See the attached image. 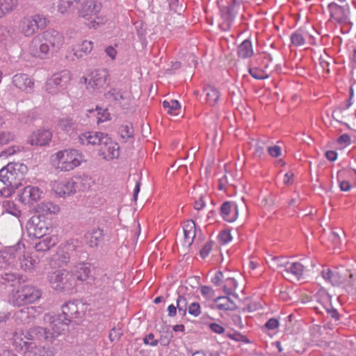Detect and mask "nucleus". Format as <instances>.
Instances as JSON below:
<instances>
[{
  "label": "nucleus",
  "mask_w": 356,
  "mask_h": 356,
  "mask_svg": "<svg viewBox=\"0 0 356 356\" xmlns=\"http://www.w3.org/2000/svg\"><path fill=\"white\" fill-rule=\"evenodd\" d=\"M46 42L52 48L59 49L64 42V38L61 33L54 30H48L42 33Z\"/></svg>",
  "instance_id": "6ab92c4d"
},
{
  "label": "nucleus",
  "mask_w": 356,
  "mask_h": 356,
  "mask_svg": "<svg viewBox=\"0 0 356 356\" xmlns=\"http://www.w3.org/2000/svg\"><path fill=\"white\" fill-rule=\"evenodd\" d=\"M236 308L237 307L233 310H227V312L225 314V317L227 321L231 320L236 327L241 329L243 327V325L239 315V312L236 310Z\"/></svg>",
  "instance_id": "4c0bfd02"
},
{
  "label": "nucleus",
  "mask_w": 356,
  "mask_h": 356,
  "mask_svg": "<svg viewBox=\"0 0 356 356\" xmlns=\"http://www.w3.org/2000/svg\"><path fill=\"white\" fill-rule=\"evenodd\" d=\"M19 147H17V149H15V147H10L8 149H7L5 151H3L0 156H11V155H13L15 153H16L17 152H19Z\"/></svg>",
  "instance_id": "338daca9"
},
{
  "label": "nucleus",
  "mask_w": 356,
  "mask_h": 356,
  "mask_svg": "<svg viewBox=\"0 0 356 356\" xmlns=\"http://www.w3.org/2000/svg\"><path fill=\"white\" fill-rule=\"evenodd\" d=\"M15 139V135L10 131H0V145H5Z\"/></svg>",
  "instance_id": "49530a36"
},
{
  "label": "nucleus",
  "mask_w": 356,
  "mask_h": 356,
  "mask_svg": "<svg viewBox=\"0 0 356 356\" xmlns=\"http://www.w3.org/2000/svg\"><path fill=\"white\" fill-rule=\"evenodd\" d=\"M93 49L92 41L84 40L80 44L74 46L72 51L77 58H82L91 52Z\"/></svg>",
  "instance_id": "a878e982"
},
{
  "label": "nucleus",
  "mask_w": 356,
  "mask_h": 356,
  "mask_svg": "<svg viewBox=\"0 0 356 356\" xmlns=\"http://www.w3.org/2000/svg\"><path fill=\"white\" fill-rule=\"evenodd\" d=\"M37 341H33L30 342V344L24 352V356H51V354L46 355L43 353L44 350L37 346Z\"/></svg>",
  "instance_id": "58836bf2"
},
{
  "label": "nucleus",
  "mask_w": 356,
  "mask_h": 356,
  "mask_svg": "<svg viewBox=\"0 0 356 356\" xmlns=\"http://www.w3.org/2000/svg\"><path fill=\"white\" fill-rule=\"evenodd\" d=\"M238 55L241 58H247L253 55L252 42L248 40H244L238 47Z\"/></svg>",
  "instance_id": "f704fd0d"
},
{
  "label": "nucleus",
  "mask_w": 356,
  "mask_h": 356,
  "mask_svg": "<svg viewBox=\"0 0 356 356\" xmlns=\"http://www.w3.org/2000/svg\"><path fill=\"white\" fill-rule=\"evenodd\" d=\"M201 312V307L198 302H192L188 306V313L191 316L197 317L200 315Z\"/></svg>",
  "instance_id": "864d4df0"
},
{
  "label": "nucleus",
  "mask_w": 356,
  "mask_h": 356,
  "mask_svg": "<svg viewBox=\"0 0 356 356\" xmlns=\"http://www.w3.org/2000/svg\"><path fill=\"white\" fill-rule=\"evenodd\" d=\"M122 334V332L120 329L114 327L111 330L109 333V339L111 341H117L120 339Z\"/></svg>",
  "instance_id": "13d9d810"
},
{
  "label": "nucleus",
  "mask_w": 356,
  "mask_h": 356,
  "mask_svg": "<svg viewBox=\"0 0 356 356\" xmlns=\"http://www.w3.org/2000/svg\"><path fill=\"white\" fill-rule=\"evenodd\" d=\"M184 245L189 246L192 244L196 234L195 224L193 220H188L184 222L183 226Z\"/></svg>",
  "instance_id": "5701e85b"
},
{
  "label": "nucleus",
  "mask_w": 356,
  "mask_h": 356,
  "mask_svg": "<svg viewBox=\"0 0 356 356\" xmlns=\"http://www.w3.org/2000/svg\"><path fill=\"white\" fill-rule=\"evenodd\" d=\"M41 296V291L32 284L19 285L10 292L9 302L14 306L21 307L35 302Z\"/></svg>",
  "instance_id": "f03ea898"
},
{
  "label": "nucleus",
  "mask_w": 356,
  "mask_h": 356,
  "mask_svg": "<svg viewBox=\"0 0 356 356\" xmlns=\"http://www.w3.org/2000/svg\"><path fill=\"white\" fill-rule=\"evenodd\" d=\"M6 186L0 189V195L3 197H11L18 187H14V184H5Z\"/></svg>",
  "instance_id": "3c124183"
},
{
  "label": "nucleus",
  "mask_w": 356,
  "mask_h": 356,
  "mask_svg": "<svg viewBox=\"0 0 356 356\" xmlns=\"http://www.w3.org/2000/svg\"><path fill=\"white\" fill-rule=\"evenodd\" d=\"M120 147L117 143L106 135L98 149L99 154L106 160H112L119 156Z\"/></svg>",
  "instance_id": "9d476101"
},
{
  "label": "nucleus",
  "mask_w": 356,
  "mask_h": 356,
  "mask_svg": "<svg viewBox=\"0 0 356 356\" xmlns=\"http://www.w3.org/2000/svg\"><path fill=\"white\" fill-rule=\"evenodd\" d=\"M330 15L332 19L339 23H345L348 19V6L342 7L336 3L329 5Z\"/></svg>",
  "instance_id": "a211bd4d"
},
{
  "label": "nucleus",
  "mask_w": 356,
  "mask_h": 356,
  "mask_svg": "<svg viewBox=\"0 0 356 356\" xmlns=\"http://www.w3.org/2000/svg\"><path fill=\"white\" fill-rule=\"evenodd\" d=\"M47 24V19L42 15L25 16L19 23V31L24 37L30 38L34 35L39 29H44Z\"/></svg>",
  "instance_id": "20e7f679"
},
{
  "label": "nucleus",
  "mask_w": 356,
  "mask_h": 356,
  "mask_svg": "<svg viewBox=\"0 0 356 356\" xmlns=\"http://www.w3.org/2000/svg\"><path fill=\"white\" fill-rule=\"evenodd\" d=\"M163 106L167 110L168 113L173 115H178L181 108L179 102L175 99L165 100L163 102Z\"/></svg>",
  "instance_id": "a19ab883"
},
{
  "label": "nucleus",
  "mask_w": 356,
  "mask_h": 356,
  "mask_svg": "<svg viewBox=\"0 0 356 356\" xmlns=\"http://www.w3.org/2000/svg\"><path fill=\"white\" fill-rule=\"evenodd\" d=\"M73 124L72 119L70 117H63L58 120V127L63 131H68Z\"/></svg>",
  "instance_id": "8fccbe9b"
},
{
  "label": "nucleus",
  "mask_w": 356,
  "mask_h": 356,
  "mask_svg": "<svg viewBox=\"0 0 356 356\" xmlns=\"http://www.w3.org/2000/svg\"><path fill=\"white\" fill-rule=\"evenodd\" d=\"M13 83L19 89L29 92L34 86L33 80L25 74H17L13 76Z\"/></svg>",
  "instance_id": "412c9836"
},
{
  "label": "nucleus",
  "mask_w": 356,
  "mask_h": 356,
  "mask_svg": "<svg viewBox=\"0 0 356 356\" xmlns=\"http://www.w3.org/2000/svg\"><path fill=\"white\" fill-rule=\"evenodd\" d=\"M71 273L73 277L75 276L78 280L85 281L88 279L90 274V265L84 263L78 264Z\"/></svg>",
  "instance_id": "cd10ccee"
},
{
  "label": "nucleus",
  "mask_w": 356,
  "mask_h": 356,
  "mask_svg": "<svg viewBox=\"0 0 356 356\" xmlns=\"http://www.w3.org/2000/svg\"><path fill=\"white\" fill-rule=\"evenodd\" d=\"M34 328L30 330L26 334L24 333L16 334L14 337L15 345L17 347H19L21 350H26L31 341H40L37 339L35 333L32 332Z\"/></svg>",
  "instance_id": "aec40b11"
},
{
  "label": "nucleus",
  "mask_w": 356,
  "mask_h": 356,
  "mask_svg": "<svg viewBox=\"0 0 356 356\" xmlns=\"http://www.w3.org/2000/svg\"><path fill=\"white\" fill-rule=\"evenodd\" d=\"M267 262L273 270L283 269L282 273L284 274V270H286L289 261L283 257H270Z\"/></svg>",
  "instance_id": "473e14b6"
},
{
  "label": "nucleus",
  "mask_w": 356,
  "mask_h": 356,
  "mask_svg": "<svg viewBox=\"0 0 356 356\" xmlns=\"http://www.w3.org/2000/svg\"><path fill=\"white\" fill-rule=\"evenodd\" d=\"M238 217V210L236 204L232 202H224V220L232 222Z\"/></svg>",
  "instance_id": "c85d7f7f"
},
{
  "label": "nucleus",
  "mask_w": 356,
  "mask_h": 356,
  "mask_svg": "<svg viewBox=\"0 0 356 356\" xmlns=\"http://www.w3.org/2000/svg\"><path fill=\"white\" fill-rule=\"evenodd\" d=\"M237 286L235 277L224 275V310H233L240 303V299L235 293Z\"/></svg>",
  "instance_id": "39448f33"
},
{
  "label": "nucleus",
  "mask_w": 356,
  "mask_h": 356,
  "mask_svg": "<svg viewBox=\"0 0 356 356\" xmlns=\"http://www.w3.org/2000/svg\"><path fill=\"white\" fill-rule=\"evenodd\" d=\"M51 286L58 291L70 289L74 285V278L72 273L66 270H56L49 275Z\"/></svg>",
  "instance_id": "0eeeda50"
},
{
  "label": "nucleus",
  "mask_w": 356,
  "mask_h": 356,
  "mask_svg": "<svg viewBox=\"0 0 356 356\" xmlns=\"http://www.w3.org/2000/svg\"><path fill=\"white\" fill-rule=\"evenodd\" d=\"M268 152L273 157H278L281 155L282 150L280 147L274 145L268 148Z\"/></svg>",
  "instance_id": "bf43d9fd"
},
{
  "label": "nucleus",
  "mask_w": 356,
  "mask_h": 356,
  "mask_svg": "<svg viewBox=\"0 0 356 356\" xmlns=\"http://www.w3.org/2000/svg\"><path fill=\"white\" fill-rule=\"evenodd\" d=\"M80 0H60L58 1L57 9L62 14H67L75 10Z\"/></svg>",
  "instance_id": "c756f323"
},
{
  "label": "nucleus",
  "mask_w": 356,
  "mask_h": 356,
  "mask_svg": "<svg viewBox=\"0 0 356 356\" xmlns=\"http://www.w3.org/2000/svg\"><path fill=\"white\" fill-rule=\"evenodd\" d=\"M205 206V202L204 200V197L202 195L200 196L199 198L195 202L194 208L197 210H202Z\"/></svg>",
  "instance_id": "0e129e2a"
},
{
  "label": "nucleus",
  "mask_w": 356,
  "mask_h": 356,
  "mask_svg": "<svg viewBox=\"0 0 356 356\" xmlns=\"http://www.w3.org/2000/svg\"><path fill=\"white\" fill-rule=\"evenodd\" d=\"M104 235L103 230L99 227L94 228L87 233L86 237L90 247H95L102 240Z\"/></svg>",
  "instance_id": "2f4dec72"
},
{
  "label": "nucleus",
  "mask_w": 356,
  "mask_h": 356,
  "mask_svg": "<svg viewBox=\"0 0 356 356\" xmlns=\"http://www.w3.org/2000/svg\"><path fill=\"white\" fill-rule=\"evenodd\" d=\"M250 75L256 79H265L268 78V74L264 70L258 67H252L249 69Z\"/></svg>",
  "instance_id": "de8ad7c7"
},
{
  "label": "nucleus",
  "mask_w": 356,
  "mask_h": 356,
  "mask_svg": "<svg viewBox=\"0 0 356 356\" xmlns=\"http://www.w3.org/2000/svg\"><path fill=\"white\" fill-rule=\"evenodd\" d=\"M278 326L279 321L275 318H270L266 323V327L269 330H274Z\"/></svg>",
  "instance_id": "69168bd1"
},
{
  "label": "nucleus",
  "mask_w": 356,
  "mask_h": 356,
  "mask_svg": "<svg viewBox=\"0 0 356 356\" xmlns=\"http://www.w3.org/2000/svg\"><path fill=\"white\" fill-rule=\"evenodd\" d=\"M344 269L338 271H332L329 268L323 269L321 272L323 279L332 285H338L346 281L347 273H344Z\"/></svg>",
  "instance_id": "dca6fc26"
},
{
  "label": "nucleus",
  "mask_w": 356,
  "mask_h": 356,
  "mask_svg": "<svg viewBox=\"0 0 356 356\" xmlns=\"http://www.w3.org/2000/svg\"><path fill=\"white\" fill-rule=\"evenodd\" d=\"M212 249V243L207 242L200 250V255L202 258L207 257Z\"/></svg>",
  "instance_id": "680f3d73"
},
{
  "label": "nucleus",
  "mask_w": 356,
  "mask_h": 356,
  "mask_svg": "<svg viewBox=\"0 0 356 356\" xmlns=\"http://www.w3.org/2000/svg\"><path fill=\"white\" fill-rule=\"evenodd\" d=\"M59 87L56 86L55 83L52 80L51 78H50L45 84V90L48 93L54 94L56 93L58 90Z\"/></svg>",
  "instance_id": "4d7b16f0"
},
{
  "label": "nucleus",
  "mask_w": 356,
  "mask_h": 356,
  "mask_svg": "<svg viewBox=\"0 0 356 356\" xmlns=\"http://www.w3.org/2000/svg\"><path fill=\"white\" fill-rule=\"evenodd\" d=\"M63 324H60L57 320L54 319L49 325V328L37 327L32 331L35 333L37 339L45 341L47 343H51L53 340L61 333L63 330Z\"/></svg>",
  "instance_id": "6e6552de"
},
{
  "label": "nucleus",
  "mask_w": 356,
  "mask_h": 356,
  "mask_svg": "<svg viewBox=\"0 0 356 356\" xmlns=\"http://www.w3.org/2000/svg\"><path fill=\"white\" fill-rule=\"evenodd\" d=\"M339 187L342 191H350L351 186H350V183L348 181L339 179Z\"/></svg>",
  "instance_id": "774afa93"
},
{
  "label": "nucleus",
  "mask_w": 356,
  "mask_h": 356,
  "mask_svg": "<svg viewBox=\"0 0 356 356\" xmlns=\"http://www.w3.org/2000/svg\"><path fill=\"white\" fill-rule=\"evenodd\" d=\"M204 92L207 96V104L211 106H214L220 99V92L210 86L205 88Z\"/></svg>",
  "instance_id": "e433bc0d"
},
{
  "label": "nucleus",
  "mask_w": 356,
  "mask_h": 356,
  "mask_svg": "<svg viewBox=\"0 0 356 356\" xmlns=\"http://www.w3.org/2000/svg\"><path fill=\"white\" fill-rule=\"evenodd\" d=\"M337 141L339 145H341L343 147H346L350 145L351 138L348 134H343L337 138Z\"/></svg>",
  "instance_id": "5fc2aeb1"
},
{
  "label": "nucleus",
  "mask_w": 356,
  "mask_h": 356,
  "mask_svg": "<svg viewBox=\"0 0 356 356\" xmlns=\"http://www.w3.org/2000/svg\"><path fill=\"white\" fill-rule=\"evenodd\" d=\"M201 294L208 300H213L214 302H217L218 300L221 299V296H216L214 291L209 286H202L200 288Z\"/></svg>",
  "instance_id": "37998d69"
},
{
  "label": "nucleus",
  "mask_w": 356,
  "mask_h": 356,
  "mask_svg": "<svg viewBox=\"0 0 356 356\" xmlns=\"http://www.w3.org/2000/svg\"><path fill=\"white\" fill-rule=\"evenodd\" d=\"M27 230L30 236L40 238L47 234L49 227L47 222L40 220L38 216H33L28 222Z\"/></svg>",
  "instance_id": "ddd939ff"
},
{
  "label": "nucleus",
  "mask_w": 356,
  "mask_h": 356,
  "mask_svg": "<svg viewBox=\"0 0 356 356\" xmlns=\"http://www.w3.org/2000/svg\"><path fill=\"white\" fill-rule=\"evenodd\" d=\"M108 95L112 97L122 107L129 106L131 102V95L127 92L117 91L115 89H112L108 92Z\"/></svg>",
  "instance_id": "bb28decb"
},
{
  "label": "nucleus",
  "mask_w": 356,
  "mask_h": 356,
  "mask_svg": "<svg viewBox=\"0 0 356 356\" xmlns=\"http://www.w3.org/2000/svg\"><path fill=\"white\" fill-rule=\"evenodd\" d=\"M16 254L19 257L21 269L24 271H31L35 268L37 262L29 254L21 250L17 251Z\"/></svg>",
  "instance_id": "4be33fe9"
},
{
  "label": "nucleus",
  "mask_w": 356,
  "mask_h": 356,
  "mask_svg": "<svg viewBox=\"0 0 356 356\" xmlns=\"http://www.w3.org/2000/svg\"><path fill=\"white\" fill-rule=\"evenodd\" d=\"M305 269V266L300 262H289L286 270H284V276L290 277L292 275L300 280L303 276Z\"/></svg>",
  "instance_id": "b1692460"
},
{
  "label": "nucleus",
  "mask_w": 356,
  "mask_h": 356,
  "mask_svg": "<svg viewBox=\"0 0 356 356\" xmlns=\"http://www.w3.org/2000/svg\"><path fill=\"white\" fill-rule=\"evenodd\" d=\"M52 137L51 133L47 129H39L33 131L29 137L28 142L31 145H45Z\"/></svg>",
  "instance_id": "2eb2a0df"
},
{
  "label": "nucleus",
  "mask_w": 356,
  "mask_h": 356,
  "mask_svg": "<svg viewBox=\"0 0 356 356\" xmlns=\"http://www.w3.org/2000/svg\"><path fill=\"white\" fill-rule=\"evenodd\" d=\"M101 4L95 0H87L84 2L80 11V16L87 20H91L90 26L95 27V19L100 11Z\"/></svg>",
  "instance_id": "4468645a"
},
{
  "label": "nucleus",
  "mask_w": 356,
  "mask_h": 356,
  "mask_svg": "<svg viewBox=\"0 0 356 356\" xmlns=\"http://www.w3.org/2000/svg\"><path fill=\"white\" fill-rule=\"evenodd\" d=\"M291 41L296 47L304 45L305 44V38L303 31L299 29L294 32L291 36Z\"/></svg>",
  "instance_id": "c03bdc74"
},
{
  "label": "nucleus",
  "mask_w": 356,
  "mask_h": 356,
  "mask_svg": "<svg viewBox=\"0 0 356 356\" xmlns=\"http://www.w3.org/2000/svg\"><path fill=\"white\" fill-rule=\"evenodd\" d=\"M49 49V46L42 38V34L34 37L31 40L29 47V54L32 56L40 59H44L47 57Z\"/></svg>",
  "instance_id": "1a4fd4ad"
},
{
  "label": "nucleus",
  "mask_w": 356,
  "mask_h": 356,
  "mask_svg": "<svg viewBox=\"0 0 356 356\" xmlns=\"http://www.w3.org/2000/svg\"><path fill=\"white\" fill-rule=\"evenodd\" d=\"M62 313L65 321H70V318H76L78 314V307L74 302H67L63 305Z\"/></svg>",
  "instance_id": "7c9ffc66"
},
{
  "label": "nucleus",
  "mask_w": 356,
  "mask_h": 356,
  "mask_svg": "<svg viewBox=\"0 0 356 356\" xmlns=\"http://www.w3.org/2000/svg\"><path fill=\"white\" fill-rule=\"evenodd\" d=\"M38 212L42 213L43 215L47 214H56L60 211L58 205L52 202H41L38 206Z\"/></svg>",
  "instance_id": "72a5a7b5"
},
{
  "label": "nucleus",
  "mask_w": 356,
  "mask_h": 356,
  "mask_svg": "<svg viewBox=\"0 0 356 356\" xmlns=\"http://www.w3.org/2000/svg\"><path fill=\"white\" fill-rule=\"evenodd\" d=\"M51 189L60 197L73 195L76 191V184L72 179H58L51 182Z\"/></svg>",
  "instance_id": "9b49d317"
},
{
  "label": "nucleus",
  "mask_w": 356,
  "mask_h": 356,
  "mask_svg": "<svg viewBox=\"0 0 356 356\" xmlns=\"http://www.w3.org/2000/svg\"><path fill=\"white\" fill-rule=\"evenodd\" d=\"M86 162L82 152L76 149L59 150L50 157L52 168L57 172H70Z\"/></svg>",
  "instance_id": "f257e3e1"
},
{
  "label": "nucleus",
  "mask_w": 356,
  "mask_h": 356,
  "mask_svg": "<svg viewBox=\"0 0 356 356\" xmlns=\"http://www.w3.org/2000/svg\"><path fill=\"white\" fill-rule=\"evenodd\" d=\"M28 168L22 163H9L0 170V181L4 184H14V187L21 186Z\"/></svg>",
  "instance_id": "7ed1b4c3"
},
{
  "label": "nucleus",
  "mask_w": 356,
  "mask_h": 356,
  "mask_svg": "<svg viewBox=\"0 0 356 356\" xmlns=\"http://www.w3.org/2000/svg\"><path fill=\"white\" fill-rule=\"evenodd\" d=\"M344 273H347V277L346 281L343 284H346L356 292V270H345Z\"/></svg>",
  "instance_id": "a18cd8bd"
},
{
  "label": "nucleus",
  "mask_w": 356,
  "mask_h": 356,
  "mask_svg": "<svg viewBox=\"0 0 356 356\" xmlns=\"http://www.w3.org/2000/svg\"><path fill=\"white\" fill-rule=\"evenodd\" d=\"M18 3V0H0V17L12 11Z\"/></svg>",
  "instance_id": "ea45409f"
},
{
  "label": "nucleus",
  "mask_w": 356,
  "mask_h": 356,
  "mask_svg": "<svg viewBox=\"0 0 356 356\" xmlns=\"http://www.w3.org/2000/svg\"><path fill=\"white\" fill-rule=\"evenodd\" d=\"M51 78L55 83L56 86L65 89L71 81V73L68 70H63L54 74Z\"/></svg>",
  "instance_id": "393cba45"
},
{
  "label": "nucleus",
  "mask_w": 356,
  "mask_h": 356,
  "mask_svg": "<svg viewBox=\"0 0 356 356\" xmlns=\"http://www.w3.org/2000/svg\"><path fill=\"white\" fill-rule=\"evenodd\" d=\"M222 282V273L218 270L216 273L215 275L211 278V282L216 286L221 285Z\"/></svg>",
  "instance_id": "e2e57ef3"
},
{
  "label": "nucleus",
  "mask_w": 356,
  "mask_h": 356,
  "mask_svg": "<svg viewBox=\"0 0 356 356\" xmlns=\"http://www.w3.org/2000/svg\"><path fill=\"white\" fill-rule=\"evenodd\" d=\"M120 133L121 134L122 138H130L132 136L133 134V129L131 127H129V125H122L120 128Z\"/></svg>",
  "instance_id": "6e6d98bb"
},
{
  "label": "nucleus",
  "mask_w": 356,
  "mask_h": 356,
  "mask_svg": "<svg viewBox=\"0 0 356 356\" xmlns=\"http://www.w3.org/2000/svg\"><path fill=\"white\" fill-rule=\"evenodd\" d=\"M144 343L155 346L158 344V341L154 339V335L152 333H149L143 339Z\"/></svg>",
  "instance_id": "052dcab7"
},
{
  "label": "nucleus",
  "mask_w": 356,
  "mask_h": 356,
  "mask_svg": "<svg viewBox=\"0 0 356 356\" xmlns=\"http://www.w3.org/2000/svg\"><path fill=\"white\" fill-rule=\"evenodd\" d=\"M109 73L106 70H97L92 72L88 80L86 77H82L87 90L92 92H99L107 84Z\"/></svg>",
  "instance_id": "423d86ee"
},
{
  "label": "nucleus",
  "mask_w": 356,
  "mask_h": 356,
  "mask_svg": "<svg viewBox=\"0 0 356 356\" xmlns=\"http://www.w3.org/2000/svg\"><path fill=\"white\" fill-rule=\"evenodd\" d=\"M327 58L331 59L327 55H321V56L318 58L319 60V65L321 67L323 72L325 73L330 72V62L327 60Z\"/></svg>",
  "instance_id": "603ef678"
},
{
  "label": "nucleus",
  "mask_w": 356,
  "mask_h": 356,
  "mask_svg": "<svg viewBox=\"0 0 356 356\" xmlns=\"http://www.w3.org/2000/svg\"><path fill=\"white\" fill-rule=\"evenodd\" d=\"M56 243V239L53 236H47L37 243L35 248L38 252H44L54 247Z\"/></svg>",
  "instance_id": "c9c22d12"
},
{
  "label": "nucleus",
  "mask_w": 356,
  "mask_h": 356,
  "mask_svg": "<svg viewBox=\"0 0 356 356\" xmlns=\"http://www.w3.org/2000/svg\"><path fill=\"white\" fill-rule=\"evenodd\" d=\"M42 191L37 186H26L18 194L19 201L25 205H32L41 198Z\"/></svg>",
  "instance_id": "f8f14e48"
},
{
  "label": "nucleus",
  "mask_w": 356,
  "mask_h": 356,
  "mask_svg": "<svg viewBox=\"0 0 356 356\" xmlns=\"http://www.w3.org/2000/svg\"><path fill=\"white\" fill-rule=\"evenodd\" d=\"M106 135V134L102 132L88 131L81 134L79 138L80 143L83 145H98L99 147L102 140H103V138H104Z\"/></svg>",
  "instance_id": "f3484780"
},
{
  "label": "nucleus",
  "mask_w": 356,
  "mask_h": 356,
  "mask_svg": "<svg viewBox=\"0 0 356 356\" xmlns=\"http://www.w3.org/2000/svg\"><path fill=\"white\" fill-rule=\"evenodd\" d=\"M187 300L184 296H179L177 299V308L182 316H186L187 311Z\"/></svg>",
  "instance_id": "09e8293b"
},
{
  "label": "nucleus",
  "mask_w": 356,
  "mask_h": 356,
  "mask_svg": "<svg viewBox=\"0 0 356 356\" xmlns=\"http://www.w3.org/2000/svg\"><path fill=\"white\" fill-rule=\"evenodd\" d=\"M2 207L8 213L14 216H19L20 215V210L13 201L4 200L2 202Z\"/></svg>",
  "instance_id": "79ce46f5"
}]
</instances>
